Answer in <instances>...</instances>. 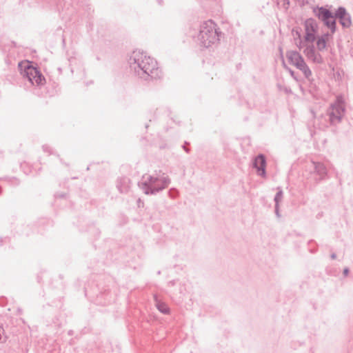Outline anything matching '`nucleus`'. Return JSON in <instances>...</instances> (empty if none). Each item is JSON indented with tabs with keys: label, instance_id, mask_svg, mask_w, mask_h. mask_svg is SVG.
<instances>
[{
	"label": "nucleus",
	"instance_id": "nucleus-1",
	"mask_svg": "<svg viewBox=\"0 0 353 353\" xmlns=\"http://www.w3.org/2000/svg\"><path fill=\"white\" fill-rule=\"evenodd\" d=\"M128 62L130 72L139 78L148 80L161 77V72L157 61L143 51H133Z\"/></svg>",
	"mask_w": 353,
	"mask_h": 353
},
{
	"label": "nucleus",
	"instance_id": "nucleus-2",
	"mask_svg": "<svg viewBox=\"0 0 353 353\" xmlns=\"http://www.w3.org/2000/svg\"><path fill=\"white\" fill-rule=\"evenodd\" d=\"M170 183V177L159 171L152 174H143L139 182V186L145 194L154 195L167 188Z\"/></svg>",
	"mask_w": 353,
	"mask_h": 353
},
{
	"label": "nucleus",
	"instance_id": "nucleus-3",
	"mask_svg": "<svg viewBox=\"0 0 353 353\" xmlns=\"http://www.w3.org/2000/svg\"><path fill=\"white\" fill-rule=\"evenodd\" d=\"M219 40L216 25L212 21H204L200 26L197 41L200 46L209 48Z\"/></svg>",
	"mask_w": 353,
	"mask_h": 353
},
{
	"label": "nucleus",
	"instance_id": "nucleus-4",
	"mask_svg": "<svg viewBox=\"0 0 353 353\" xmlns=\"http://www.w3.org/2000/svg\"><path fill=\"white\" fill-rule=\"evenodd\" d=\"M345 112V101L342 96L336 97L335 101L330 104L327 110L330 125H336L340 123Z\"/></svg>",
	"mask_w": 353,
	"mask_h": 353
},
{
	"label": "nucleus",
	"instance_id": "nucleus-5",
	"mask_svg": "<svg viewBox=\"0 0 353 353\" xmlns=\"http://www.w3.org/2000/svg\"><path fill=\"white\" fill-rule=\"evenodd\" d=\"M21 73L26 76L32 85H40L46 82V79L40 71L27 60L19 63Z\"/></svg>",
	"mask_w": 353,
	"mask_h": 353
},
{
	"label": "nucleus",
	"instance_id": "nucleus-6",
	"mask_svg": "<svg viewBox=\"0 0 353 353\" xmlns=\"http://www.w3.org/2000/svg\"><path fill=\"white\" fill-rule=\"evenodd\" d=\"M286 57L292 65H294L300 70L306 78H309L312 75V72L305 63L302 56L296 51H288Z\"/></svg>",
	"mask_w": 353,
	"mask_h": 353
},
{
	"label": "nucleus",
	"instance_id": "nucleus-7",
	"mask_svg": "<svg viewBox=\"0 0 353 353\" xmlns=\"http://www.w3.org/2000/svg\"><path fill=\"white\" fill-rule=\"evenodd\" d=\"M304 29L305 41L307 42L313 43L316 40V34L319 29L318 23L313 18L307 19L304 22Z\"/></svg>",
	"mask_w": 353,
	"mask_h": 353
},
{
	"label": "nucleus",
	"instance_id": "nucleus-8",
	"mask_svg": "<svg viewBox=\"0 0 353 353\" xmlns=\"http://www.w3.org/2000/svg\"><path fill=\"white\" fill-rule=\"evenodd\" d=\"M303 53L307 59L314 63L321 64L323 63V59L321 54L316 51L314 45H307L303 50Z\"/></svg>",
	"mask_w": 353,
	"mask_h": 353
},
{
	"label": "nucleus",
	"instance_id": "nucleus-9",
	"mask_svg": "<svg viewBox=\"0 0 353 353\" xmlns=\"http://www.w3.org/2000/svg\"><path fill=\"white\" fill-rule=\"evenodd\" d=\"M312 12L314 15L318 18L323 23L327 19H331L334 14L330 10L323 6H314L312 7Z\"/></svg>",
	"mask_w": 353,
	"mask_h": 353
},
{
	"label": "nucleus",
	"instance_id": "nucleus-10",
	"mask_svg": "<svg viewBox=\"0 0 353 353\" xmlns=\"http://www.w3.org/2000/svg\"><path fill=\"white\" fill-rule=\"evenodd\" d=\"M253 166L256 169L259 176H265L266 160L263 154H259L255 157Z\"/></svg>",
	"mask_w": 353,
	"mask_h": 353
},
{
	"label": "nucleus",
	"instance_id": "nucleus-11",
	"mask_svg": "<svg viewBox=\"0 0 353 353\" xmlns=\"http://www.w3.org/2000/svg\"><path fill=\"white\" fill-rule=\"evenodd\" d=\"M332 36L333 35H332V34L325 32L321 36L316 37V46L318 51L322 52L326 49L327 43L330 41V40L332 39Z\"/></svg>",
	"mask_w": 353,
	"mask_h": 353
},
{
	"label": "nucleus",
	"instance_id": "nucleus-12",
	"mask_svg": "<svg viewBox=\"0 0 353 353\" xmlns=\"http://www.w3.org/2000/svg\"><path fill=\"white\" fill-rule=\"evenodd\" d=\"M312 163L314 165V172L319 176V179H324L327 174V170L325 165L320 162L312 161Z\"/></svg>",
	"mask_w": 353,
	"mask_h": 353
},
{
	"label": "nucleus",
	"instance_id": "nucleus-13",
	"mask_svg": "<svg viewBox=\"0 0 353 353\" xmlns=\"http://www.w3.org/2000/svg\"><path fill=\"white\" fill-rule=\"evenodd\" d=\"M130 181L128 177L118 179L116 187L121 193H127L130 189Z\"/></svg>",
	"mask_w": 353,
	"mask_h": 353
},
{
	"label": "nucleus",
	"instance_id": "nucleus-14",
	"mask_svg": "<svg viewBox=\"0 0 353 353\" xmlns=\"http://www.w3.org/2000/svg\"><path fill=\"white\" fill-rule=\"evenodd\" d=\"M323 25L330 30V32H327L328 34H332V35H333L336 31V20L334 18V14L332 16L331 19L325 21Z\"/></svg>",
	"mask_w": 353,
	"mask_h": 353
},
{
	"label": "nucleus",
	"instance_id": "nucleus-15",
	"mask_svg": "<svg viewBox=\"0 0 353 353\" xmlns=\"http://www.w3.org/2000/svg\"><path fill=\"white\" fill-rule=\"evenodd\" d=\"M155 305L157 309L163 314H168L169 312V308L168 305L160 301L157 296H154Z\"/></svg>",
	"mask_w": 353,
	"mask_h": 353
},
{
	"label": "nucleus",
	"instance_id": "nucleus-16",
	"mask_svg": "<svg viewBox=\"0 0 353 353\" xmlns=\"http://www.w3.org/2000/svg\"><path fill=\"white\" fill-rule=\"evenodd\" d=\"M341 24L344 28H348L351 25V19L350 14L347 13L345 16L339 19Z\"/></svg>",
	"mask_w": 353,
	"mask_h": 353
},
{
	"label": "nucleus",
	"instance_id": "nucleus-17",
	"mask_svg": "<svg viewBox=\"0 0 353 353\" xmlns=\"http://www.w3.org/2000/svg\"><path fill=\"white\" fill-rule=\"evenodd\" d=\"M347 12L345 8L343 7H339L334 14V18L336 19H340L341 17H343V16H345L347 14Z\"/></svg>",
	"mask_w": 353,
	"mask_h": 353
},
{
	"label": "nucleus",
	"instance_id": "nucleus-18",
	"mask_svg": "<svg viewBox=\"0 0 353 353\" xmlns=\"http://www.w3.org/2000/svg\"><path fill=\"white\" fill-rule=\"evenodd\" d=\"M278 190H279V191L276 194L274 200L275 204L279 205V203L283 199V191L280 188H278Z\"/></svg>",
	"mask_w": 353,
	"mask_h": 353
},
{
	"label": "nucleus",
	"instance_id": "nucleus-19",
	"mask_svg": "<svg viewBox=\"0 0 353 353\" xmlns=\"http://www.w3.org/2000/svg\"><path fill=\"white\" fill-rule=\"evenodd\" d=\"M176 194H177V192L174 189H170L168 191V195L170 198H172V199L175 198L176 196Z\"/></svg>",
	"mask_w": 353,
	"mask_h": 353
},
{
	"label": "nucleus",
	"instance_id": "nucleus-20",
	"mask_svg": "<svg viewBox=\"0 0 353 353\" xmlns=\"http://www.w3.org/2000/svg\"><path fill=\"white\" fill-rule=\"evenodd\" d=\"M283 3V7H284L285 9H288V6L290 5L289 0H278V3Z\"/></svg>",
	"mask_w": 353,
	"mask_h": 353
},
{
	"label": "nucleus",
	"instance_id": "nucleus-21",
	"mask_svg": "<svg viewBox=\"0 0 353 353\" xmlns=\"http://www.w3.org/2000/svg\"><path fill=\"white\" fill-rule=\"evenodd\" d=\"M279 208V205L275 204V213L278 217L280 216Z\"/></svg>",
	"mask_w": 353,
	"mask_h": 353
},
{
	"label": "nucleus",
	"instance_id": "nucleus-22",
	"mask_svg": "<svg viewBox=\"0 0 353 353\" xmlns=\"http://www.w3.org/2000/svg\"><path fill=\"white\" fill-rule=\"evenodd\" d=\"M348 273H349V269L347 268H345L343 270V274L345 276H347Z\"/></svg>",
	"mask_w": 353,
	"mask_h": 353
},
{
	"label": "nucleus",
	"instance_id": "nucleus-23",
	"mask_svg": "<svg viewBox=\"0 0 353 353\" xmlns=\"http://www.w3.org/2000/svg\"><path fill=\"white\" fill-rule=\"evenodd\" d=\"M138 205H139V207H141V205H142V206L143 205V202L141 201V200L140 199L138 200Z\"/></svg>",
	"mask_w": 353,
	"mask_h": 353
},
{
	"label": "nucleus",
	"instance_id": "nucleus-24",
	"mask_svg": "<svg viewBox=\"0 0 353 353\" xmlns=\"http://www.w3.org/2000/svg\"><path fill=\"white\" fill-rule=\"evenodd\" d=\"M336 258V254L333 253L331 254V259H335Z\"/></svg>",
	"mask_w": 353,
	"mask_h": 353
},
{
	"label": "nucleus",
	"instance_id": "nucleus-25",
	"mask_svg": "<svg viewBox=\"0 0 353 353\" xmlns=\"http://www.w3.org/2000/svg\"><path fill=\"white\" fill-rule=\"evenodd\" d=\"M2 334H3V329H2V327H0V340L1 339Z\"/></svg>",
	"mask_w": 353,
	"mask_h": 353
},
{
	"label": "nucleus",
	"instance_id": "nucleus-26",
	"mask_svg": "<svg viewBox=\"0 0 353 353\" xmlns=\"http://www.w3.org/2000/svg\"><path fill=\"white\" fill-rule=\"evenodd\" d=\"M301 43H302V41H300V42H299V45H297V46H298L299 48H301Z\"/></svg>",
	"mask_w": 353,
	"mask_h": 353
},
{
	"label": "nucleus",
	"instance_id": "nucleus-27",
	"mask_svg": "<svg viewBox=\"0 0 353 353\" xmlns=\"http://www.w3.org/2000/svg\"><path fill=\"white\" fill-rule=\"evenodd\" d=\"M183 148L185 150L186 152H188V150L185 148V147H183Z\"/></svg>",
	"mask_w": 353,
	"mask_h": 353
},
{
	"label": "nucleus",
	"instance_id": "nucleus-28",
	"mask_svg": "<svg viewBox=\"0 0 353 353\" xmlns=\"http://www.w3.org/2000/svg\"><path fill=\"white\" fill-rule=\"evenodd\" d=\"M161 0H159V4H161Z\"/></svg>",
	"mask_w": 353,
	"mask_h": 353
}]
</instances>
